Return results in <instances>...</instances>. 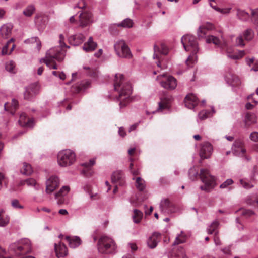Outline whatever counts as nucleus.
<instances>
[{"label":"nucleus","mask_w":258,"mask_h":258,"mask_svg":"<svg viewBox=\"0 0 258 258\" xmlns=\"http://www.w3.org/2000/svg\"><path fill=\"white\" fill-rule=\"evenodd\" d=\"M114 82V89L118 93L116 98L120 101V108H122L131 101L132 86L130 83L125 82L124 76L121 74L115 75Z\"/></svg>","instance_id":"1"},{"label":"nucleus","mask_w":258,"mask_h":258,"mask_svg":"<svg viewBox=\"0 0 258 258\" xmlns=\"http://www.w3.org/2000/svg\"><path fill=\"white\" fill-rule=\"evenodd\" d=\"M188 176L190 180L194 181L199 176L202 182L204 184L200 188L201 190L210 192L216 186V178L211 175L210 171L207 169H201L200 173L195 168L191 167L188 171Z\"/></svg>","instance_id":"2"},{"label":"nucleus","mask_w":258,"mask_h":258,"mask_svg":"<svg viewBox=\"0 0 258 258\" xmlns=\"http://www.w3.org/2000/svg\"><path fill=\"white\" fill-rule=\"evenodd\" d=\"M64 40V37L60 34L59 41L60 46L53 47L48 50L46 52L45 57L41 58L40 62L45 63L50 69H57L55 60L60 61L63 60L65 56V52L62 49V47L66 46Z\"/></svg>","instance_id":"3"},{"label":"nucleus","mask_w":258,"mask_h":258,"mask_svg":"<svg viewBox=\"0 0 258 258\" xmlns=\"http://www.w3.org/2000/svg\"><path fill=\"white\" fill-rule=\"evenodd\" d=\"M181 41L185 50L191 53L187 59L186 63L187 66L192 67L197 62V57L196 54L199 51L196 38L193 35L186 34L182 36Z\"/></svg>","instance_id":"4"},{"label":"nucleus","mask_w":258,"mask_h":258,"mask_svg":"<svg viewBox=\"0 0 258 258\" xmlns=\"http://www.w3.org/2000/svg\"><path fill=\"white\" fill-rule=\"evenodd\" d=\"M214 28L213 24L209 22L203 23L200 25L197 31L198 37L199 39L206 38V42L207 43H212L215 45L219 46L221 43L220 39L213 35H208L206 37L208 31Z\"/></svg>","instance_id":"5"},{"label":"nucleus","mask_w":258,"mask_h":258,"mask_svg":"<svg viewBox=\"0 0 258 258\" xmlns=\"http://www.w3.org/2000/svg\"><path fill=\"white\" fill-rule=\"evenodd\" d=\"M114 241L110 237L103 235L100 237L98 243V249L102 253H112L116 250Z\"/></svg>","instance_id":"6"},{"label":"nucleus","mask_w":258,"mask_h":258,"mask_svg":"<svg viewBox=\"0 0 258 258\" xmlns=\"http://www.w3.org/2000/svg\"><path fill=\"white\" fill-rule=\"evenodd\" d=\"M75 161L76 155L70 149L60 151L58 153L57 163L61 167L71 166L75 163Z\"/></svg>","instance_id":"7"},{"label":"nucleus","mask_w":258,"mask_h":258,"mask_svg":"<svg viewBox=\"0 0 258 258\" xmlns=\"http://www.w3.org/2000/svg\"><path fill=\"white\" fill-rule=\"evenodd\" d=\"M156 80L164 88L168 90H174L177 86V81L172 76L163 73L157 76Z\"/></svg>","instance_id":"8"},{"label":"nucleus","mask_w":258,"mask_h":258,"mask_svg":"<svg viewBox=\"0 0 258 258\" xmlns=\"http://www.w3.org/2000/svg\"><path fill=\"white\" fill-rule=\"evenodd\" d=\"M223 53H225L228 58L233 60H238L242 58L245 55L244 50H233L231 47L228 46L225 42L221 43L218 46Z\"/></svg>","instance_id":"9"},{"label":"nucleus","mask_w":258,"mask_h":258,"mask_svg":"<svg viewBox=\"0 0 258 258\" xmlns=\"http://www.w3.org/2000/svg\"><path fill=\"white\" fill-rule=\"evenodd\" d=\"M12 248L17 254L29 252L31 250L30 241L27 238L21 239L17 243L12 245Z\"/></svg>","instance_id":"10"},{"label":"nucleus","mask_w":258,"mask_h":258,"mask_svg":"<svg viewBox=\"0 0 258 258\" xmlns=\"http://www.w3.org/2000/svg\"><path fill=\"white\" fill-rule=\"evenodd\" d=\"M116 54L119 57L130 58L132 54L130 50L123 40L117 41L114 45Z\"/></svg>","instance_id":"11"},{"label":"nucleus","mask_w":258,"mask_h":258,"mask_svg":"<svg viewBox=\"0 0 258 258\" xmlns=\"http://www.w3.org/2000/svg\"><path fill=\"white\" fill-rule=\"evenodd\" d=\"M172 97L169 95H165L161 97L158 103V106L156 112L166 113L168 112L171 106Z\"/></svg>","instance_id":"12"},{"label":"nucleus","mask_w":258,"mask_h":258,"mask_svg":"<svg viewBox=\"0 0 258 258\" xmlns=\"http://www.w3.org/2000/svg\"><path fill=\"white\" fill-rule=\"evenodd\" d=\"M213 151V148L212 144L208 142H204L201 145L200 156L202 159H208L211 156Z\"/></svg>","instance_id":"13"},{"label":"nucleus","mask_w":258,"mask_h":258,"mask_svg":"<svg viewBox=\"0 0 258 258\" xmlns=\"http://www.w3.org/2000/svg\"><path fill=\"white\" fill-rule=\"evenodd\" d=\"M232 151L234 154L238 156H242L246 152L244 147V142L243 139H238L236 140L232 146Z\"/></svg>","instance_id":"14"},{"label":"nucleus","mask_w":258,"mask_h":258,"mask_svg":"<svg viewBox=\"0 0 258 258\" xmlns=\"http://www.w3.org/2000/svg\"><path fill=\"white\" fill-rule=\"evenodd\" d=\"M79 25L84 27L88 26L93 22L92 15L90 12L84 11L81 13L79 16Z\"/></svg>","instance_id":"15"},{"label":"nucleus","mask_w":258,"mask_h":258,"mask_svg":"<svg viewBox=\"0 0 258 258\" xmlns=\"http://www.w3.org/2000/svg\"><path fill=\"white\" fill-rule=\"evenodd\" d=\"M59 180L56 176H51L46 182V192L47 194H51L59 185Z\"/></svg>","instance_id":"16"},{"label":"nucleus","mask_w":258,"mask_h":258,"mask_svg":"<svg viewBox=\"0 0 258 258\" xmlns=\"http://www.w3.org/2000/svg\"><path fill=\"white\" fill-rule=\"evenodd\" d=\"M160 210L164 214L174 213L175 211L174 206L168 199H164L161 201L160 204Z\"/></svg>","instance_id":"17"},{"label":"nucleus","mask_w":258,"mask_h":258,"mask_svg":"<svg viewBox=\"0 0 258 258\" xmlns=\"http://www.w3.org/2000/svg\"><path fill=\"white\" fill-rule=\"evenodd\" d=\"M48 20L47 15L43 13L38 14L35 18V22L39 30H43L46 26Z\"/></svg>","instance_id":"18"},{"label":"nucleus","mask_w":258,"mask_h":258,"mask_svg":"<svg viewBox=\"0 0 258 258\" xmlns=\"http://www.w3.org/2000/svg\"><path fill=\"white\" fill-rule=\"evenodd\" d=\"M224 78L227 83L232 87L238 86L241 83L239 78L231 72H226Z\"/></svg>","instance_id":"19"},{"label":"nucleus","mask_w":258,"mask_h":258,"mask_svg":"<svg viewBox=\"0 0 258 258\" xmlns=\"http://www.w3.org/2000/svg\"><path fill=\"white\" fill-rule=\"evenodd\" d=\"M199 100L197 96L190 93L186 95L184 99V103L185 106L190 109H192L198 104Z\"/></svg>","instance_id":"20"},{"label":"nucleus","mask_w":258,"mask_h":258,"mask_svg":"<svg viewBox=\"0 0 258 258\" xmlns=\"http://www.w3.org/2000/svg\"><path fill=\"white\" fill-rule=\"evenodd\" d=\"M161 234L158 232H154L148 239L147 244L151 248L156 247L158 243L161 240Z\"/></svg>","instance_id":"21"},{"label":"nucleus","mask_w":258,"mask_h":258,"mask_svg":"<svg viewBox=\"0 0 258 258\" xmlns=\"http://www.w3.org/2000/svg\"><path fill=\"white\" fill-rule=\"evenodd\" d=\"M19 123L22 127L30 128H32L34 125L33 119H27L25 113H22L20 115Z\"/></svg>","instance_id":"22"},{"label":"nucleus","mask_w":258,"mask_h":258,"mask_svg":"<svg viewBox=\"0 0 258 258\" xmlns=\"http://www.w3.org/2000/svg\"><path fill=\"white\" fill-rule=\"evenodd\" d=\"M154 54L153 55V59H160L159 54H161L163 55H167L168 53V48L167 46L164 44H162L160 46H158L156 45H154Z\"/></svg>","instance_id":"23"},{"label":"nucleus","mask_w":258,"mask_h":258,"mask_svg":"<svg viewBox=\"0 0 258 258\" xmlns=\"http://www.w3.org/2000/svg\"><path fill=\"white\" fill-rule=\"evenodd\" d=\"M111 180L112 182L121 186L124 185L125 183L123 174L120 171L114 172L111 176Z\"/></svg>","instance_id":"24"},{"label":"nucleus","mask_w":258,"mask_h":258,"mask_svg":"<svg viewBox=\"0 0 258 258\" xmlns=\"http://www.w3.org/2000/svg\"><path fill=\"white\" fill-rule=\"evenodd\" d=\"M55 251L58 257H64L68 254L67 247L62 243L55 244Z\"/></svg>","instance_id":"25"},{"label":"nucleus","mask_w":258,"mask_h":258,"mask_svg":"<svg viewBox=\"0 0 258 258\" xmlns=\"http://www.w3.org/2000/svg\"><path fill=\"white\" fill-rule=\"evenodd\" d=\"M97 46V43L93 41L92 37H90L88 41L84 44L83 49L86 52H92L95 50Z\"/></svg>","instance_id":"26"},{"label":"nucleus","mask_w":258,"mask_h":258,"mask_svg":"<svg viewBox=\"0 0 258 258\" xmlns=\"http://www.w3.org/2000/svg\"><path fill=\"white\" fill-rule=\"evenodd\" d=\"M85 36L82 33L74 35L69 38V41L70 44L77 46L81 44L85 39Z\"/></svg>","instance_id":"27"},{"label":"nucleus","mask_w":258,"mask_h":258,"mask_svg":"<svg viewBox=\"0 0 258 258\" xmlns=\"http://www.w3.org/2000/svg\"><path fill=\"white\" fill-rule=\"evenodd\" d=\"M257 116L254 113H247L245 114L244 119V122L246 127H249L257 122Z\"/></svg>","instance_id":"28"},{"label":"nucleus","mask_w":258,"mask_h":258,"mask_svg":"<svg viewBox=\"0 0 258 258\" xmlns=\"http://www.w3.org/2000/svg\"><path fill=\"white\" fill-rule=\"evenodd\" d=\"M65 239L68 242L70 247L72 248L78 247L81 243V240L78 236H67Z\"/></svg>","instance_id":"29"},{"label":"nucleus","mask_w":258,"mask_h":258,"mask_svg":"<svg viewBox=\"0 0 258 258\" xmlns=\"http://www.w3.org/2000/svg\"><path fill=\"white\" fill-rule=\"evenodd\" d=\"M209 5L210 6L216 11L220 13L221 14L223 15H226L230 13V11L231 10V7H226V8H221L219 7H218L216 5H213L212 3V2H215L216 0H209Z\"/></svg>","instance_id":"30"},{"label":"nucleus","mask_w":258,"mask_h":258,"mask_svg":"<svg viewBox=\"0 0 258 258\" xmlns=\"http://www.w3.org/2000/svg\"><path fill=\"white\" fill-rule=\"evenodd\" d=\"M13 25L11 23L4 24L0 28V34L4 37H7L12 32Z\"/></svg>","instance_id":"31"},{"label":"nucleus","mask_w":258,"mask_h":258,"mask_svg":"<svg viewBox=\"0 0 258 258\" xmlns=\"http://www.w3.org/2000/svg\"><path fill=\"white\" fill-rule=\"evenodd\" d=\"M26 44H36L35 49L37 52H39L41 48V42L37 37H32L24 41Z\"/></svg>","instance_id":"32"},{"label":"nucleus","mask_w":258,"mask_h":258,"mask_svg":"<svg viewBox=\"0 0 258 258\" xmlns=\"http://www.w3.org/2000/svg\"><path fill=\"white\" fill-rule=\"evenodd\" d=\"M236 12L237 17L241 21H246L248 20L250 17V15L244 10L237 8Z\"/></svg>","instance_id":"33"},{"label":"nucleus","mask_w":258,"mask_h":258,"mask_svg":"<svg viewBox=\"0 0 258 258\" xmlns=\"http://www.w3.org/2000/svg\"><path fill=\"white\" fill-rule=\"evenodd\" d=\"M219 223L218 221H214L207 228V233L209 234L217 235L218 233V227Z\"/></svg>","instance_id":"34"},{"label":"nucleus","mask_w":258,"mask_h":258,"mask_svg":"<svg viewBox=\"0 0 258 258\" xmlns=\"http://www.w3.org/2000/svg\"><path fill=\"white\" fill-rule=\"evenodd\" d=\"M169 258H187L186 256L185 251L182 247L178 248L174 250Z\"/></svg>","instance_id":"35"},{"label":"nucleus","mask_w":258,"mask_h":258,"mask_svg":"<svg viewBox=\"0 0 258 258\" xmlns=\"http://www.w3.org/2000/svg\"><path fill=\"white\" fill-rule=\"evenodd\" d=\"M20 172L25 175H30L33 172V169L31 165L26 162L22 163V166L20 168Z\"/></svg>","instance_id":"36"},{"label":"nucleus","mask_w":258,"mask_h":258,"mask_svg":"<svg viewBox=\"0 0 258 258\" xmlns=\"http://www.w3.org/2000/svg\"><path fill=\"white\" fill-rule=\"evenodd\" d=\"M4 213V210L0 209V227H2L6 226L10 221L9 216L5 215Z\"/></svg>","instance_id":"37"},{"label":"nucleus","mask_w":258,"mask_h":258,"mask_svg":"<svg viewBox=\"0 0 258 258\" xmlns=\"http://www.w3.org/2000/svg\"><path fill=\"white\" fill-rule=\"evenodd\" d=\"M18 106V101L14 99H13L12 100L11 105L10 106H9V105L8 103H5V105H4L5 109L6 110L9 111L10 112L12 115H13L14 114L15 111L17 109Z\"/></svg>","instance_id":"38"},{"label":"nucleus","mask_w":258,"mask_h":258,"mask_svg":"<svg viewBox=\"0 0 258 258\" xmlns=\"http://www.w3.org/2000/svg\"><path fill=\"white\" fill-rule=\"evenodd\" d=\"M215 113V110L213 108H212V111H208L207 110H202L198 114V118L201 120H204L208 117H210Z\"/></svg>","instance_id":"39"},{"label":"nucleus","mask_w":258,"mask_h":258,"mask_svg":"<svg viewBox=\"0 0 258 258\" xmlns=\"http://www.w3.org/2000/svg\"><path fill=\"white\" fill-rule=\"evenodd\" d=\"M118 27H122L125 28H132L134 25V21L130 18H126L122 22L117 24Z\"/></svg>","instance_id":"40"},{"label":"nucleus","mask_w":258,"mask_h":258,"mask_svg":"<svg viewBox=\"0 0 258 258\" xmlns=\"http://www.w3.org/2000/svg\"><path fill=\"white\" fill-rule=\"evenodd\" d=\"M21 184H26L28 186H33L35 189L38 190L40 188L39 184H38L36 180L33 178H28L24 181H22Z\"/></svg>","instance_id":"41"},{"label":"nucleus","mask_w":258,"mask_h":258,"mask_svg":"<svg viewBox=\"0 0 258 258\" xmlns=\"http://www.w3.org/2000/svg\"><path fill=\"white\" fill-rule=\"evenodd\" d=\"M133 180H136V187L140 191H143L146 187L145 181L141 177H134Z\"/></svg>","instance_id":"42"},{"label":"nucleus","mask_w":258,"mask_h":258,"mask_svg":"<svg viewBox=\"0 0 258 258\" xmlns=\"http://www.w3.org/2000/svg\"><path fill=\"white\" fill-rule=\"evenodd\" d=\"M14 41V39L13 38L11 39L9 41H8L7 43V44L3 47L2 50V54L3 55H6L7 54L11 53L13 50H14L15 48V45L13 44H12V46L10 49V52H8V47L10 46V44Z\"/></svg>","instance_id":"43"},{"label":"nucleus","mask_w":258,"mask_h":258,"mask_svg":"<svg viewBox=\"0 0 258 258\" xmlns=\"http://www.w3.org/2000/svg\"><path fill=\"white\" fill-rule=\"evenodd\" d=\"M132 217L134 222L136 223H138L141 221L142 218L143 213L139 210L134 209Z\"/></svg>","instance_id":"44"},{"label":"nucleus","mask_w":258,"mask_h":258,"mask_svg":"<svg viewBox=\"0 0 258 258\" xmlns=\"http://www.w3.org/2000/svg\"><path fill=\"white\" fill-rule=\"evenodd\" d=\"M91 86V83L88 80H83L77 86V91H81L89 88Z\"/></svg>","instance_id":"45"},{"label":"nucleus","mask_w":258,"mask_h":258,"mask_svg":"<svg viewBox=\"0 0 258 258\" xmlns=\"http://www.w3.org/2000/svg\"><path fill=\"white\" fill-rule=\"evenodd\" d=\"M31 91L32 92V94L33 96H35L37 94L39 91V86L37 83H34L30 85L28 87H27V91Z\"/></svg>","instance_id":"46"},{"label":"nucleus","mask_w":258,"mask_h":258,"mask_svg":"<svg viewBox=\"0 0 258 258\" xmlns=\"http://www.w3.org/2000/svg\"><path fill=\"white\" fill-rule=\"evenodd\" d=\"M35 10L34 5H30L28 6L23 11V14L27 17H30L32 15Z\"/></svg>","instance_id":"47"},{"label":"nucleus","mask_w":258,"mask_h":258,"mask_svg":"<svg viewBox=\"0 0 258 258\" xmlns=\"http://www.w3.org/2000/svg\"><path fill=\"white\" fill-rule=\"evenodd\" d=\"M186 239V235L183 233V232L181 231L180 234H178L175 240L174 241V244H178L180 243H183L185 242Z\"/></svg>","instance_id":"48"},{"label":"nucleus","mask_w":258,"mask_h":258,"mask_svg":"<svg viewBox=\"0 0 258 258\" xmlns=\"http://www.w3.org/2000/svg\"><path fill=\"white\" fill-rule=\"evenodd\" d=\"M5 68L7 71H8L10 73H15V62L12 60L7 61L5 64Z\"/></svg>","instance_id":"49"},{"label":"nucleus","mask_w":258,"mask_h":258,"mask_svg":"<svg viewBox=\"0 0 258 258\" xmlns=\"http://www.w3.org/2000/svg\"><path fill=\"white\" fill-rule=\"evenodd\" d=\"M240 212L242 216H243L246 218L249 217L254 214V212L252 211V210L245 209L243 208L240 209L239 210L236 211V212Z\"/></svg>","instance_id":"50"},{"label":"nucleus","mask_w":258,"mask_h":258,"mask_svg":"<svg viewBox=\"0 0 258 258\" xmlns=\"http://www.w3.org/2000/svg\"><path fill=\"white\" fill-rule=\"evenodd\" d=\"M245 39L248 41L251 40L254 36V32L251 29L246 30L243 33Z\"/></svg>","instance_id":"51"},{"label":"nucleus","mask_w":258,"mask_h":258,"mask_svg":"<svg viewBox=\"0 0 258 258\" xmlns=\"http://www.w3.org/2000/svg\"><path fill=\"white\" fill-rule=\"evenodd\" d=\"M240 183L241 186L245 189H249L253 187V185L246 179H240Z\"/></svg>","instance_id":"52"},{"label":"nucleus","mask_w":258,"mask_h":258,"mask_svg":"<svg viewBox=\"0 0 258 258\" xmlns=\"http://www.w3.org/2000/svg\"><path fill=\"white\" fill-rule=\"evenodd\" d=\"M70 190V188L68 186H63L58 193L55 195L56 197L59 196H66Z\"/></svg>","instance_id":"53"},{"label":"nucleus","mask_w":258,"mask_h":258,"mask_svg":"<svg viewBox=\"0 0 258 258\" xmlns=\"http://www.w3.org/2000/svg\"><path fill=\"white\" fill-rule=\"evenodd\" d=\"M11 204L12 207L16 209H22L24 208V206L17 199L13 200L11 202Z\"/></svg>","instance_id":"54"},{"label":"nucleus","mask_w":258,"mask_h":258,"mask_svg":"<svg viewBox=\"0 0 258 258\" xmlns=\"http://www.w3.org/2000/svg\"><path fill=\"white\" fill-rule=\"evenodd\" d=\"M233 183L234 182L232 179H228L220 185V188L222 189L226 188L232 185Z\"/></svg>","instance_id":"55"},{"label":"nucleus","mask_w":258,"mask_h":258,"mask_svg":"<svg viewBox=\"0 0 258 258\" xmlns=\"http://www.w3.org/2000/svg\"><path fill=\"white\" fill-rule=\"evenodd\" d=\"M253 198L252 196H249L246 198V203L251 206H254L255 203L257 204V205L258 206V199L256 200L255 201L253 200Z\"/></svg>","instance_id":"56"},{"label":"nucleus","mask_w":258,"mask_h":258,"mask_svg":"<svg viewBox=\"0 0 258 258\" xmlns=\"http://www.w3.org/2000/svg\"><path fill=\"white\" fill-rule=\"evenodd\" d=\"M250 139L254 142H258V132L254 131L252 132L249 135Z\"/></svg>","instance_id":"57"},{"label":"nucleus","mask_w":258,"mask_h":258,"mask_svg":"<svg viewBox=\"0 0 258 258\" xmlns=\"http://www.w3.org/2000/svg\"><path fill=\"white\" fill-rule=\"evenodd\" d=\"M95 163V159L93 158L89 160V162H86L82 164L86 169H89L90 167L94 165Z\"/></svg>","instance_id":"58"},{"label":"nucleus","mask_w":258,"mask_h":258,"mask_svg":"<svg viewBox=\"0 0 258 258\" xmlns=\"http://www.w3.org/2000/svg\"><path fill=\"white\" fill-rule=\"evenodd\" d=\"M253 102L254 103V105L252 104L250 102H248V103H246L245 106L246 109H248V110L252 109L255 106H256L258 104V101H257L256 100H253Z\"/></svg>","instance_id":"59"},{"label":"nucleus","mask_w":258,"mask_h":258,"mask_svg":"<svg viewBox=\"0 0 258 258\" xmlns=\"http://www.w3.org/2000/svg\"><path fill=\"white\" fill-rule=\"evenodd\" d=\"M251 14L253 16L256 15V18L254 20L253 23L255 26H258V8L255 10H252Z\"/></svg>","instance_id":"60"},{"label":"nucleus","mask_w":258,"mask_h":258,"mask_svg":"<svg viewBox=\"0 0 258 258\" xmlns=\"http://www.w3.org/2000/svg\"><path fill=\"white\" fill-rule=\"evenodd\" d=\"M236 44L237 46H244L245 44L244 43V41L241 36H239L236 38Z\"/></svg>","instance_id":"61"},{"label":"nucleus","mask_w":258,"mask_h":258,"mask_svg":"<svg viewBox=\"0 0 258 258\" xmlns=\"http://www.w3.org/2000/svg\"><path fill=\"white\" fill-rule=\"evenodd\" d=\"M0 258H11L6 250L0 246Z\"/></svg>","instance_id":"62"},{"label":"nucleus","mask_w":258,"mask_h":258,"mask_svg":"<svg viewBox=\"0 0 258 258\" xmlns=\"http://www.w3.org/2000/svg\"><path fill=\"white\" fill-rule=\"evenodd\" d=\"M24 98L26 99H30L31 98H32L34 96L32 94V92L31 91H29V92L27 91V87L26 88L25 92H24Z\"/></svg>","instance_id":"63"},{"label":"nucleus","mask_w":258,"mask_h":258,"mask_svg":"<svg viewBox=\"0 0 258 258\" xmlns=\"http://www.w3.org/2000/svg\"><path fill=\"white\" fill-rule=\"evenodd\" d=\"M76 7L80 9L84 8L86 7L85 0H80Z\"/></svg>","instance_id":"64"}]
</instances>
